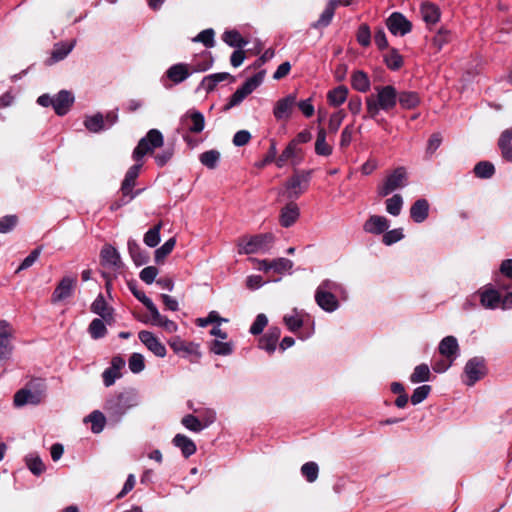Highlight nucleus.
<instances>
[{"label":"nucleus","instance_id":"nucleus-24","mask_svg":"<svg viewBox=\"0 0 512 512\" xmlns=\"http://www.w3.org/2000/svg\"><path fill=\"white\" fill-rule=\"evenodd\" d=\"M43 400L38 397V395H35L33 392H31L26 387H23L22 389L18 390L14 394L13 398V404L15 407H23L27 404L31 405H39L42 403Z\"/></svg>","mask_w":512,"mask_h":512},{"label":"nucleus","instance_id":"nucleus-21","mask_svg":"<svg viewBox=\"0 0 512 512\" xmlns=\"http://www.w3.org/2000/svg\"><path fill=\"white\" fill-rule=\"evenodd\" d=\"M300 211L298 205L291 200L287 203L280 212V224L281 226L288 228L292 226L299 218Z\"/></svg>","mask_w":512,"mask_h":512},{"label":"nucleus","instance_id":"nucleus-5","mask_svg":"<svg viewBox=\"0 0 512 512\" xmlns=\"http://www.w3.org/2000/svg\"><path fill=\"white\" fill-rule=\"evenodd\" d=\"M205 127V119L201 112L197 110L187 111L181 118L177 128L178 133L197 134L203 131Z\"/></svg>","mask_w":512,"mask_h":512},{"label":"nucleus","instance_id":"nucleus-40","mask_svg":"<svg viewBox=\"0 0 512 512\" xmlns=\"http://www.w3.org/2000/svg\"><path fill=\"white\" fill-rule=\"evenodd\" d=\"M162 227L163 223L160 221L144 234L143 241L148 247L154 248L160 243V232Z\"/></svg>","mask_w":512,"mask_h":512},{"label":"nucleus","instance_id":"nucleus-37","mask_svg":"<svg viewBox=\"0 0 512 512\" xmlns=\"http://www.w3.org/2000/svg\"><path fill=\"white\" fill-rule=\"evenodd\" d=\"M383 60L392 71L399 70L404 64L403 57L396 48H390L389 52L383 56Z\"/></svg>","mask_w":512,"mask_h":512},{"label":"nucleus","instance_id":"nucleus-56","mask_svg":"<svg viewBox=\"0 0 512 512\" xmlns=\"http://www.w3.org/2000/svg\"><path fill=\"white\" fill-rule=\"evenodd\" d=\"M221 81H224V72L212 74L204 77L202 80V87L207 91L211 92L215 89L217 84Z\"/></svg>","mask_w":512,"mask_h":512},{"label":"nucleus","instance_id":"nucleus-55","mask_svg":"<svg viewBox=\"0 0 512 512\" xmlns=\"http://www.w3.org/2000/svg\"><path fill=\"white\" fill-rule=\"evenodd\" d=\"M43 246H38L34 250L30 252V254L22 261L19 267L16 270V273H19L22 270H26L31 267L39 258L42 252Z\"/></svg>","mask_w":512,"mask_h":512},{"label":"nucleus","instance_id":"nucleus-26","mask_svg":"<svg viewBox=\"0 0 512 512\" xmlns=\"http://www.w3.org/2000/svg\"><path fill=\"white\" fill-rule=\"evenodd\" d=\"M339 0H329L324 11L321 13L319 19L311 24L312 28L321 29L327 27L334 16L335 9L339 6Z\"/></svg>","mask_w":512,"mask_h":512},{"label":"nucleus","instance_id":"nucleus-19","mask_svg":"<svg viewBox=\"0 0 512 512\" xmlns=\"http://www.w3.org/2000/svg\"><path fill=\"white\" fill-rule=\"evenodd\" d=\"M74 103V96L70 91L61 90L54 96V111L58 116L66 115Z\"/></svg>","mask_w":512,"mask_h":512},{"label":"nucleus","instance_id":"nucleus-62","mask_svg":"<svg viewBox=\"0 0 512 512\" xmlns=\"http://www.w3.org/2000/svg\"><path fill=\"white\" fill-rule=\"evenodd\" d=\"M366 109L367 115L363 118H371L376 119L382 107H380L379 103L373 98V96H369L366 98Z\"/></svg>","mask_w":512,"mask_h":512},{"label":"nucleus","instance_id":"nucleus-57","mask_svg":"<svg viewBox=\"0 0 512 512\" xmlns=\"http://www.w3.org/2000/svg\"><path fill=\"white\" fill-rule=\"evenodd\" d=\"M128 364L131 372L135 374L142 372L145 368L143 355L140 353H133L129 358Z\"/></svg>","mask_w":512,"mask_h":512},{"label":"nucleus","instance_id":"nucleus-20","mask_svg":"<svg viewBox=\"0 0 512 512\" xmlns=\"http://www.w3.org/2000/svg\"><path fill=\"white\" fill-rule=\"evenodd\" d=\"M481 305L488 309H495L500 306L501 294L491 284L479 291Z\"/></svg>","mask_w":512,"mask_h":512},{"label":"nucleus","instance_id":"nucleus-28","mask_svg":"<svg viewBox=\"0 0 512 512\" xmlns=\"http://www.w3.org/2000/svg\"><path fill=\"white\" fill-rule=\"evenodd\" d=\"M498 147L502 158L512 163V127L505 129L501 133L498 139Z\"/></svg>","mask_w":512,"mask_h":512},{"label":"nucleus","instance_id":"nucleus-42","mask_svg":"<svg viewBox=\"0 0 512 512\" xmlns=\"http://www.w3.org/2000/svg\"><path fill=\"white\" fill-rule=\"evenodd\" d=\"M25 387L33 392L35 395H38L40 399L43 401L47 395V385L45 379L43 378H32Z\"/></svg>","mask_w":512,"mask_h":512},{"label":"nucleus","instance_id":"nucleus-31","mask_svg":"<svg viewBox=\"0 0 512 512\" xmlns=\"http://www.w3.org/2000/svg\"><path fill=\"white\" fill-rule=\"evenodd\" d=\"M222 321L223 319L219 316V314L216 311H211L207 317L198 318L196 320V324L200 327H205L209 324L216 323L217 325L211 329L210 334L224 339V334L220 329Z\"/></svg>","mask_w":512,"mask_h":512},{"label":"nucleus","instance_id":"nucleus-51","mask_svg":"<svg viewBox=\"0 0 512 512\" xmlns=\"http://www.w3.org/2000/svg\"><path fill=\"white\" fill-rule=\"evenodd\" d=\"M220 160V152L209 150L200 155V162L207 168L213 169Z\"/></svg>","mask_w":512,"mask_h":512},{"label":"nucleus","instance_id":"nucleus-15","mask_svg":"<svg viewBox=\"0 0 512 512\" xmlns=\"http://www.w3.org/2000/svg\"><path fill=\"white\" fill-rule=\"evenodd\" d=\"M493 281L498 289H512V259L502 261L499 271L493 276Z\"/></svg>","mask_w":512,"mask_h":512},{"label":"nucleus","instance_id":"nucleus-12","mask_svg":"<svg viewBox=\"0 0 512 512\" xmlns=\"http://www.w3.org/2000/svg\"><path fill=\"white\" fill-rule=\"evenodd\" d=\"M375 90L377 91L376 101L379 103L380 107H382L383 111L389 112L396 107L398 91L394 86H377Z\"/></svg>","mask_w":512,"mask_h":512},{"label":"nucleus","instance_id":"nucleus-34","mask_svg":"<svg viewBox=\"0 0 512 512\" xmlns=\"http://www.w3.org/2000/svg\"><path fill=\"white\" fill-rule=\"evenodd\" d=\"M421 14L423 20L428 24H435L440 19V9L439 7L431 2H424L420 7Z\"/></svg>","mask_w":512,"mask_h":512},{"label":"nucleus","instance_id":"nucleus-44","mask_svg":"<svg viewBox=\"0 0 512 512\" xmlns=\"http://www.w3.org/2000/svg\"><path fill=\"white\" fill-rule=\"evenodd\" d=\"M101 258L107 264H110L114 267H119L121 265V259L118 251L112 246H104L101 250Z\"/></svg>","mask_w":512,"mask_h":512},{"label":"nucleus","instance_id":"nucleus-63","mask_svg":"<svg viewBox=\"0 0 512 512\" xmlns=\"http://www.w3.org/2000/svg\"><path fill=\"white\" fill-rule=\"evenodd\" d=\"M403 238H404V234L402 233V229L398 228V229L386 231L383 235L382 242L385 245L390 246V245L402 240Z\"/></svg>","mask_w":512,"mask_h":512},{"label":"nucleus","instance_id":"nucleus-30","mask_svg":"<svg viewBox=\"0 0 512 512\" xmlns=\"http://www.w3.org/2000/svg\"><path fill=\"white\" fill-rule=\"evenodd\" d=\"M400 107L405 110H412L420 105L421 98L415 91L398 92V100Z\"/></svg>","mask_w":512,"mask_h":512},{"label":"nucleus","instance_id":"nucleus-1","mask_svg":"<svg viewBox=\"0 0 512 512\" xmlns=\"http://www.w3.org/2000/svg\"><path fill=\"white\" fill-rule=\"evenodd\" d=\"M138 404L137 396L132 391H122L109 395L105 400L104 410L113 423H118L122 417Z\"/></svg>","mask_w":512,"mask_h":512},{"label":"nucleus","instance_id":"nucleus-43","mask_svg":"<svg viewBox=\"0 0 512 512\" xmlns=\"http://www.w3.org/2000/svg\"><path fill=\"white\" fill-rule=\"evenodd\" d=\"M473 172L478 178L490 179L495 174V167L489 161H480L474 166Z\"/></svg>","mask_w":512,"mask_h":512},{"label":"nucleus","instance_id":"nucleus-59","mask_svg":"<svg viewBox=\"0 0 512 512\" xmlns=\"http://www.w3.org/2000/svg\"><path fill=\"white\" fill-rule=\"evenodd\" d=\"M357 41L363 47H368L371 43V32L367 24H361L357 31Z\"/></svg>","mask_w":512,"mask_h":512},{"label":"nucleus","instance_id":"nucleus-46","mask_svg":"<svg viewBox=\"0 0 512 512\" xmlns=\"http://www.w3.org/2000/svg\"><path fill=\"white\" fill-rule=\"evenodd\" d=\"M88 332L93 339H100L106 336L107 328L103 320L95 318L89 324Z\"/></svg>","mask_w":512,"mask_h":512},{"label":"nucleus","instance_id":"nucleus-13","mask_svg":"<svg viewBox=\"0 0 512 512\" xmlns=\"http://www.w3.org/2000/svg\"><path fill=\"white\" fill-rule=\"evenodd\" d=\"M386 26L395 36H404L412 31V23L400 12H393L387 18Z\"/></svg>","mask_w":512,"mask_h":512},{"label":"nucleus","instance_id":"nucleus-29","mask_svg":"<svg viewBox=\"0 0 512 512\" xmlns=\"http://www.w3.org/2000/svg\"><path fill=\"white\" fill-rule=\"evenodd\" d=\"M175 447L181 450L184 458H189L196 452V445L192 439L184 434H176L172 440Z\"/></svg>","mask_w":512,"mask_h":512},{"label":"nucleus","instance_id":"nucleus-10","mask_svg":"<svg viewBox=\"0 0 512 512\" xmlns=\"http://www.w3.org/2000/svg\"><path fill=\"white\" fill-rule=\"evenodd\" d=\"M329 286V281L321 283L315 292V301L324 311L333 312L339 307V301L333 293L326 290Z\"/></svg>","mask_w":512,"mask_h":512},{"label":"nucleus","instance_id":"nucleus-50","mask_svg":"<svg viewBox=\"0 0 512 512\" xmlns=\"http://www.w3.org/2000/svg\"><path fill=\"white\" fill-rule=\"evenodd\" d=\"M403 206V198L400 194H395L386 200V210L393 216H398Z\"/></svg>","mask_w":512,"mask_h":512},{"label":"nucleus","instance_id":"nucleus-32","mask_svg":"<svg viewBox=\"0 0 512 512\" xmlns=\"http://www.w3.org/2000/svg\"><path fill=\"white\" fill-rule=\"evenodd\" d=\"M189 75L188 66L183 63L174 64L166 71L168 79L175 84L183 82Z\"/></svg>","mask_w":512,"mask_h":512},{"label":"nucleus","instance_id":"nucleus-58","mask_svg":"<svg viewBox=\"0 0 512 512\" xmlns=\"http://www.w3.org/2000/svg\"><path fill=\"white\" fill-rule=\"evenodd\" d=\"M432 387L430 385H422L417 387L411 396V403L417 405L423 402L431 392Z\"/></svg>","mask_w":512,"mask_h":512},{"label":"nucleus","instance_id":"nucleus-22","mask_svg":"<svg viewBox=\"0 0 512 512\" xmlns=\"http://www.w3.org/2000/svg\"><path fill=\"white\" fill-rule=\"evenodd\" d=\"M389 228V221L384 216L372 215L364 223L363 229L371 234L379 235Z\"/></svg>","mask_w":512,"mask_h":512},{"label":"nucleus","instance_id":"nucleus-6","mask_svg":"<svg viewBox=\"0 0 512 512\" xmlns=\"http://www.w3.org/2000/svg\"><path fill=\"white\" fill-rule=\"evenodd\" d=\"M487 374L485 359L475 356L469 359L464 367L463 382L468 386H473L477 381L481 380Z\"/></svg>","mask_w":512,"mask_h":512},{"label":"nucleus","instance_id":"nucleus-2","mask_svg":"<svg viewBox=\"0 0 512 512\" xmlns=\"http://www.w3.org/2000/svg\"><path fill=\"white\" fill-rule=\"evenodd\" d=\"M163 144L164 137L161 131L158 129H150L134 148L132 158L135 162H140L145 155L153 154L154 150L162 147Z\"/></svg>","mask_w":512,"mask_h":512},{"label":"nucleus","instance_id":"nucleus-36","mask_svg":"<svg viewBox=\"0 0 512 512\" xmlns=\"http://www.w3.org/2000/svg\"><path fill=\"white\" fill-rule=\"evenodd\" d=\"M327 132L321 127L318 130L315 142V153L319 156H329L332 154L333 148L326 142Z\"/></svg>","mask_w":512,"mask_h":512},{"label":"nucleus","instance_id":"nucleus-25","mask_svg":"<svg viewBox=\"0 0 512 512\" xmlns=\"http://www.w3.org/2000/svg\"><path fill=\"white\" fill-rule=\"evenodd\" d=\"M127 246L129 255L136 266H142L149 262L150 256L148 252L141 249L140 245L137 243L136 240L129 239Z\"/></svg>","mask_w":512,"mask_h":512},{"label":"nucleus","instance_id":"nucleus-33","mask_svg":"<svg viewBox=\"0 0 512 512\" xmlns=\"http://www.w3.org/2000/svg\"><path fill=\"white\" fill-rule=\"evenodd\" d=\"M351 85L356 91L366 93L370 90V80L366 72L356 70L351 75Z\"/></svg>","mask_w":512,"mask_h":512},{"label":"nucleus","instance_id":"nucleus-39","mask_svg":"<svg viewBox=\"0 0 512 512\" xmlns=\"http://www.w3.org/2000/svg\"><path fill=\"white\" fill-rule=\"evenodd\" d=\"M84 126L90 132L98 133L106 129L104 116L101 113H96L92 116H87L84 120Z\"/></svg>","mask_w":512,"mask_h":512},{"label":"nucleus","instance_id":"nucleus-64","mask_svg":"<svg viewBox=\"0 0 512 512\" xmlns=\"http://www.w3.org/2000/svg\"><path fill=\"white\" fill-rule=\"evenodd\" d=\"M174 155V148L173 147H166L161 152L154 155V159L156 164L159 167L165 166L173 157Z\"/></svg>","mask_w":512,"mask_h":512},{"label":"nucleus","instance_id":"nucleus-47","mask_svg":"<svg viewBox=\"0 0 512 512\" xmlns=\"http://www.w3.org/2000/svg\"><path fill=\"white\" fill-rule=\"evenodd\" d=\"M28 469L36 476L44 473L46 467L38 455L30 454L25 458Z\"/></svg>","mask_w":512,"mask_h":512},{"label":"nucleus","instance_id":"nucleus-52","mask_svg":"<svg viewBox=\"0 0 512 512\" xmlns=\"http://www.w3.org/2000/svg\"><path fill=\"white\" fill-rule=\"evenodd\" d=\"M71 49V46H67L65 44L55 45L51 53V57L48 60V64H53L55 62L63 60L70 53Z\"/></svg>","mask_w":512,"mask_h":512},{"label":"nucleus","instance_id":"nucleus-35","mask_svg":"<svg viewBox=\"0 0 512 512\" xmlns=\"http://www.w3.org/2000/svg\"><path fill=\"white\" fill-rule=\"evenodd\" d=\"M348 96V88L345 85H340L327 93V101L331 106L338 107L342 105Z\"/></svg>","mask_w":512,"mask_h":512},{"label":"nucleus","instance_id":"nucleus-38","mask_svg":"<svg viewBox=\"0 0 512 512\" xmlns=\"http://www.w3.org/2000/svg\"><path fill=\"white\" fill-rule=\"evenodd\" d=\"M85 422H91V430L93 433L98 434L103 431L105 424H106V417L105 415L99 411L95 410L92 413H90L85 419Z\"/></svg>","mask_w":512,"mask_h":512},{"label":"nucleus","instance_id":"nucleus-53","mask_svg":"<svg viewBox=\"0 0 512 512\" xmlns=\"http://www.w3.org/2000/svg\"><path fill=\"white\" fill-rule=\"evenodd\" d=\"M214 36H215L214 30L209 28V29H205V30L201 31L195 38H193V41L200 42L205 47L211 48L215 44Z\"/></svg>","mask_w":512,"mask_h":512},{"label":"nucleus","instance_id":"nucleus-14","mask_svg":"<svg viewBox=\"0 0 512 512\" xmlns=\"http://www.w3.org/2000/svg\"><path fill=\"white\" fill-rule=\"evenodd\" d=\"M143 166L142 161L136 162L126 172L124 180L122 181L120 191L123 197L129 196V200L133 199L135 195H138L140 191L132 194V190L135 186L136 179L139 176L140 170Z\"/></svg>","mask_w":512,"mask_h":512},{"label":"nucleus","instance_id":"nucleus-23","mask_svg":"<svg viewBox=\"0 0 512 512\" xmlns=\"http://www.w3.org/2000/svg\"><path fill=\"white\" fill-rule=\"evenodd\" d=\"M438 351L443 357L455 360L459 352V345L456 337L451 335L444 337L439 343Z\"/></svg>","mask_w":512,"mask_h":512},{"label":"nucleus","instance_id":"nucleus-17","mask_svg":"<svg viewBox=\"0 0 512 512\" xmlns=\"http://www.w3.org/2000/svg\"><path fill=\"white\" fill-rule=\"evenodd\" d=\"M297 96L295 93L289 94L279 99L273 109V115L277 120L288 119L291 116L293 107L296 104Z\"/></svg>","mask_w":512,"mask_h":512},{"label":"nucleus","instance_id":"nucleus-11","mask_svg":"<svg viewBox=\"0 0 512 512\" xmlns=\"http://www.w3.org/2000/svg\"><path fill=\"white\" fill-rule=\"evenodd\" d=\"M13 333L11 324L6 320H0V363L7 361L12 355Z\"/></svg>","mask_w":512,"mask_h":512},{"label":"nucleus","instance_id":"nucleus-8","mask_svg":"<svg viewBox=\"0 0 512 512\" xmlns=\"http://www.w3.org/2000/svg\"><path fill=\"white\" fill-rule=\"evenodd\" d=\"M407 184V172L404 167H397L389 174L383 185L378 188L381 197L388 196L393 191L404 187Z\"/></svg>","mask_w":512,"mask_h":512},{"label":"nucleus","instance_id":"nucleus-54","mask_svg":"<svg viewBox=\"0 0 512 512\" xmlns=\"http://www.w3.org/2000/svg\"><path fill=\"white\" fill-rule=\"evenodd\" d=\"M181 423L184 427L196 433L200 432L205 427V425H203L201 421L192 414L185 415L182 418Z\"/></svg>","mask_w":512,"mask_h":512},{"label":"nucleus","instance_id":"nucleus-61","mask_svg":"<svg viewBox=\"0 0 512 512\" xmlns=\"http://www.w3.org/2000/svg\"><path fill=\"white\" fill-rule=\"evenodd\" d=\"M268 324V319L265 314L260 313L256 316V319L252 323L249 332L252 335H259L263 332L264 328Z\"/></svg>","mask_w":512,"mask_h":512},{"label":"nucleus","instance_id":"nucleus-27","mask_svg":"<svg viewBox=\"0 0 512 512\" xmlns=\"http://www.w3.org/2000/svg\"><path fill=\"white\" fill-rule=\"evenodd\" d=\"M429 216V203L426 199L416 200L410 208V217L416 223L424 222Z\"/></svg>","mask_w":512,"mask_h":512},{"label":"nucleus","instance_id":"nucleus-9","mask_svg":"<svg viewBox=\"0 0 512 512\" xmlns=\"http://www.w3.org/2000/svg\"><path fill=\"white\" fill-rule=\"evenodd\" d=\"M273 242L272 234H260L251 237L249 240H243L239 244V252L245 254H252L260 251H266L269 249Z\"/></svg>","mask_w":512,"mask_h":512},{"label":"nucleus","instance_id":"nucleus-49","mask_svg":"<svg viewBox=\"0 0 512 512\" xmlns=\"http://www.w3.org/2000/svg\"><path fill=\"white\" fill-rule=\"evenodd\" d=\"M319 467L317 463L310 461L306 462L301 467L302 476L310 483H313L318 478Z\"/></svg>","mask_w":512,"mask_h":512},{"label":"nucleus","instance_id":"nucleus-48","mask_svg":"<svg viewBox=\"0 0 512 512\" xmlns=\"http://www.w3.org/2000/svg\"><path fill=\"white\" fill-rule=\"evenodd\" d=\"M248 40L244 38L237 30L226 31V44L234 48H243L248 44Z\"/></svg>","mask_w":512,"mask_h":512},{"label":"nucleus","instance_id":"nucleus-4","mask_svg":"<svg viewBox=\"0 0 512 512\" xmlns=\"http://www.w3.org/2000/svg\"><path fill=\"white\" fill-rule=\"evenodd\" d=\"M266 71L261 70L252 77L248 78L230 97L226 104V110L239 105L249 94L261 85L264 80Z\"/></svg>","mask_w":512,"mask_h":512},{"label":"nucleus","instance_id":"nucleus-45","mask_svg":"<svg viewBox=\"0 0 512 512\" xmlns=\"http://www.w3.org/2000/svg\"><path fill=\"white\" fill-rule=\"evenodd\" d=\"M431 372L427 364H420L414 368L413 373L410 375V381L412 383H420L429 381Z\"/></svg>","mask_w":512,"mask_h":512},{"label":"nucleus","instance_id":"nucleus-41","mask_svg":"<svg viewBox=\"0 0 512 512\" xmlns=\"http://www.w3.org/2000/svg\"><path fill=\"white\" fill-rule=\"evenodd\" d=\"M176 245V239L174 237L168 239L161 247L155 250L154 260L157 264L164 263L166 257L173 251Z\"/></svg>","mask_w":512,"mask_h":512},{"label":"nucleus","instance_id":"nucleus-18","mask_svg":"<svg viewBox=\"0 0 512 512\" xmlns=\"http://www.w3.org/2000/svg\"><path fill=\"white\" fill-rule=\"evenodd\" d=\"M138 337L140 341L156 356L164 357L166 355L165 346L155 337V335L146 330L139 332Z\"/></svg>","mask_w":512,"mask_h":512},{"label":"nucleus","instance_id":"nucleus-7","mask_svg":"<svg viewBox=\"0 0 512 512\" xmlns=\"http://www.w3.org/2000/svg\"><path fill=\"white\" fill-rule=\"evenodd\" d=\"M254 263V268L263 271L265 274L272 276L271 273L283 274L293 267V262L287 258H277L273 260L263 259L258 260L250 258Z\"/></svg>","mask_w":512,"mask_h":512},{"label":"nucleus","instance_id":"nucleus-16","mask_svg":"<svg viewBox=\"0 0 512 512\" xmlns=\"http://www.w3.org/2000/svg\"><path fill=\"white\" fill-rule=\"evenodd\" d=\"M77 284L76 277H63L57 284L55 290L52 293V303L63 301L73 294L74 288Z\"/></svg>","mask_w":512,"mask_h":512},{"label":"nucleus","instance_id":"nucleus-3","mask_svg":"<svg viewBox=\"0 0 512 512\" xmlns=\"http://www.w3.org/2000/svg\"><path fill=\"white\" fill-rule=\"evenodd\" d=\"M313 170H296L285 184L286 195L290 200H296L304 193L312 177Z\"/></svg>","mask_w":512,"mask_h":512},{"label":"nucleus","instance_id":"nucleus-60","mask_svg":"<svg viewBox=\"0 0 512 512\" xmlns=\"http://www.w3.org/2000/svg\"><path fill=\"white\" fill-rule=\"evenodd\" d=\"M18 224L17 215H6L0 218V233L12 231Z\"/></svg>","mask_w":512,"mask_h":512}]
</instances>
